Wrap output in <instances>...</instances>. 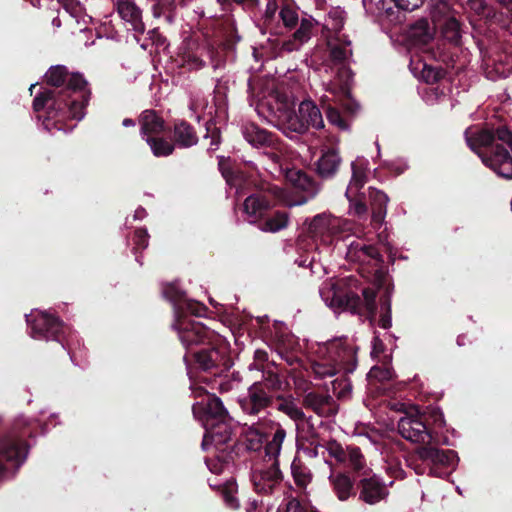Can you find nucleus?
<instances>
[{"label": "nucleus", "mask_w": 512, "mask_h": 512, "mask_svg": "<svg viewBox=\"0 0 512 512\" xmlns=\"http://www.w3.org/2000/svg\"><path fill=\"white\" fill-rule=\"evenodd\" d=\"M46 82L55 89H46L33 101V109L39 112L47 109L43 120L44 128L51 132L55 127L58 131L64 128L59 123L66 119L81 120L85 116V105L90 92L87 81L79 73H68L63 65L51 67L46 75Z\"/></svg>", "instance_id": "f257e3e1"}, {"label": "nucleus", "mask_w": 512, "mask_h": 512, "mask_svg": "<svg viewBox=\"0 0 512 512\" xmlns=\"http://www.w3.org/2000/svg\"><path fill=\"white\" fill-rule=\"evenodd\" d=\"M345 21V12L340 7L332 8L324 20V30L327 32V45L330 50L328 69L334 74L333 79L324 82V89L332 97L325 94L321 102L327 101L342 102L350 95V84L352 82V72L349 68L350 58L352 56L351 41L346 35L340 34Z\"/></svg>", "instance_id": "f03ea898"}, {"label": "nucleus", "mask_w": 512, "mask_h": 512, "mask_svg": "<svg viewBox=\"0 0 512 512\" xmlns=\"http://www.w3.org/2000/svg\"><path fill=\"white\" fill-rule=\"evenodd\" d=\"M465 139L484 165L497 175L512 179V133L507 128L500 127L493 133L470 127L465 131Z\"/></svg>", "instance_id": "7ed1b4c3"}, {"label": "nucleus", "mask_w": 512, "mask_h": 512, "mask_svg": "<svg viewBox=\"0 0 512 512\" xmlns=\"http://www.w3.org/2000/svg\"><path fill=\"white\" fill-rule=\"evenodd\" d=\"M354 283L355 280L351 278L326 280L319 288L320 297L326 306L336 313L348 311L361 315L366 312L369 317H374L376 292L371 288L363 289L362 300L352 289Z\"/></svg>", "instance_id": "20e7f679"}, {"label": "nucleus", "mask_w": 512, "mask_h": 512, "mask_svg": "<svg viewBox=\"0 0 512 512\" xmlns=\"http://www.w3.org/2000/svg\"><path fill=\"white\" fill-rule=\"evenodd\" d=\"M357 347L347 338H338L320 344L310 362L311 373L317 379L333 377L343 370L352 373L357 366Z\"/></svg>", "instance_id": "39448f33"}, {"label": "nucleus", "mask_w": 512, "mask_h": 512, "mask_svg": "<svg viewBox=\"0 0 512 512\" xmlns=\"http://www.w3.org/2000/svg\"><path fill=\"white\" fill-rule=\"evenodd\" d=\"M285 438L286 430L280 424H276L272 438L265 446L264 463L255 465L252 470L251 481L257 493L271 494L280 486L282 474L278 467V457Z\"/></svg>", "instance_id": "423d86ee"}, {"label": "nucleus", "mask_w": 512, "mask_h": 512, "mask_svg": "<svg viewBox=\"0 0 512 512\" xmlns=\"http://www.w3.org/2000/svg\"><path fill=\"white\" fill-rule=\"evenodd\" d=\"M275 114L278 125L284 133H304L309 128L321 129L324 121L319 108L312 100H304L299 104L298 112L293 109V103L285 95H277Z\"/></svg>", "instance_id": "0eeeda50"}, {"label": "nucleus", "mask_w": 512, "mask_h": 512, "mask_svg": "<svg viewBox=\"0 0 512 512\" xmlns=\"http://www.w3.org/2000/svg\"><path fill=\"white\" fill-rule=\"evenodd\" d=\"M308 231L316 243L328 247L336 240V246L339 247L343 237L354 231V222L335 217L330 213H321L312 218Z\"/></svg>", "instance_id": "6e6552de"}, {"label": "nucleus", "mask_w": 512, "mask_h": 512, "mask_svg": "<svg viewBox=\"0 0 512 512\" xmlns=\"http://www.w3.org/2000/svg\"><path fill=\"white\" fill-rule=\"evenodd\" d=\"M22 420H17L13 427L0 432V474L10 468H19L27 458L28 448L24 438L28 434L20 430Z\"/></svg>", "instance_id": "1a4fd4ad"}, {"label": "nucleus", "mask_w": 512, "mask_h": 512, "mask_svg": "<svg viewBox=\"0 0 512 512\" xmlns=\"http://www.w3.org/2000/svg\"><path fill=\"white\" fill-rule=\"evenodd\" d=\"M339 250H345V257L348 261L357 263L362 266V270L367 272H379L381 267V256L377 249L366 243V241L358 235V229L354 224V231L347 233L343 237V241L338 247Z\"/></svg>", "instance_id": "9d476101"}, {"label": "nucleus", "mask_w": 512, "mask_h": 512, "mask_svg": "<svg viewBox=\"0 0 512 512\" xmlns=\"http://www.w3.org/2000/svg\"><path fill=\"white\" fill-rule=\"evenodd\" d=\"M26 321L30 327L29 334L32 338L37 340H56L65 347L63 340L59 336L60 333H64L65 327L57 317L46 311L35 309L26 315Z\"/></svg>", "instance_id": "9b49d317"}, {"label": "nucleus", "mask_w": 512, "mask_h": 512, "mask_svg": "<svg viewBox=\"0 0 512 512\" xmlns=\"http://www.w3.org/2000/svg\"><path fill=\"white\" fill-rule=\"evenodd\" d=\"M189 312H178L175 315L173 328L177 331L182 345L188 350L194 345L210 343L215 337L212 331L207 329L202 323L189 319Z\"/></svg>", "instance_id": "f8f14e48"}, {"label": "nucleus", "mask_w": 512, "mask_h": 512, "mask_svg": "<svg viewBox=\"0 0 512 512\" xmlns=\"http://www.w3.org/2000/svg\"><path fill=\"white\" fill-rule=\"evenodd\" d=\"M352 177L345 192L350 203L349 211L353 215L361 216L367 212L366 204L359 193L367 181L368 161L358 157L351 163Z\"/></svg>", "instance_id": "ddd939ff"}, {"label": "nucleus", "mask_w": 512, "mask_h": 512, "mask_svg": "<svg viewBox=\"0 0 512 512\" xmlns=\"http://www.w3.org/2000/svg\"><path fill=\"white\" fill-rule=\"evenodd\" d=\"M218 50L208 41L202 44L194 42L186 43L184 51L179 56V65L189 71H198L206 65V59L214 68L218 67L217 60Z\"/></svg>", "instance_id": "4468645a"}, {"label": "nucleus", "mask_w": 512, "mask_h": 512, "mask_svg": "<svg viewBox=\"0 0 512 512\" xmlns=\"http://www.w3.org/2000/svg\"><path fill=\"white\" fill-rule=\"evenodd\" d=\"M398 432L404 439L416 444H426L432 439L423 416L416 409L405 412L398 420Z\"/></svg>", "instance_id": "2eb2a0df"}, {"label": "nucleus", "mask_w": 512, "mask_h": 512, "mask_svg": "<svg viewBox=\"0 0 512 512\" xmlns=\"http://www.w3.org/2000/svg\"><path fill=\"white\" fill-rule=\"evenodd\" d=\"M273 397L263 387L262 382H253L247 391V395L239 399L242 411L247 415H257L269 407Z\"/></svg>", "instance_id": "dca6fc26"}, {"label": "nucleus", "mask_w": 512, "mask_h": 512, "mask_svg": "<svg viewBox=\"0 0 512 512\" xmlns=\"http://www.w3.org/2000/svg\"><path fill=\"white\" fill-rule=\"evenodd\" d=\"M164 296L173 303L174 314L189 312L193 316L202 317L206 313V307L197 301L187 299L184 292L176 283L167 285L163 289Z\"/></svg>", "instance_id": "f3484780"}, {"label": "nucleus", "mask_w": 512, "mask_h": 512, "mask_svg": "<svg viewBox=\"0 0 512 512\" xmlns=\"http://www.w3.org/2000/svg\"><path fill=\"white\" fill-rule=\"evenodd\" d=\"M285 180L296 190L305 193L296 205L306 203L310 198H313L320 190L319 185L304 171L296 168H286L281 175Z\"/></svg>", "instance_id": "a211bd4d"}, {"label": "nucleus", "mask_w": 512, "mask_h": 512, "mask_svg": "<svg viewBox=\"0 0 512 512\" xmlns=\"http://www.w3.org/2000/svg\"><path fill=\"white\" fill-rule=\"evenodd\" d=\"M192 410L194 416L200 419L203 424L206 421L215 422L221 419H228V412L223 406L222 401L214 395H208L206 401H197L193 405Z\"/></svg>", "instance_id": "6ab92c4d"}, {"label": "nucleus", "mask_w": 512, "mask_h": 512, "mask_svg": "<svg viewBox=\"0 0 512 512\" xmlns=\"http://www.w3.org/2000/svg\"><path fill=\"white\" fill-rule=\"evenodd\" d=\"M203 427L205 429L202 440L203 450H208L211 446L219 449L231 438V428L228 419H221L215 422L206 421Z\"/></svg>", "instance_id": "aec40b11"}, {"label": "nucleus", "mask_w": 512, "mask_h": 512, "mask_svg": "<svg viewBox=\"0 0 512 512\" xmlns=\"http://www.w3.org/2000/svg\"><path fill=\"white\" fill-rule=\"evenodd\" d=\"M325 463L330 466L328 481L337 499L344 502L354 496L356 494L354 480L347 473L335 470L327 459Z\"/></svg>", "instance_id": "412c9836"}, {"label": "nucleus", "mask_w": 512, "mask_h": 512, "mask_svg": "<svg viewBox=\"0 0 512 512\" xmlns=\"http://www.w3.org/2000/svg\"><path fill=\"white\" fill-rule=\"evenodd\" d=\"M388 496V490L384 483L376 477L364 478L360 481L359 499L374 505Z\"/></svg>", "instance_id": "4be33fe9"}, {"label": "nucleus", "mask_w": 512, "mask_h": 512, "mask_svg": "<svg viewBox=\"0 0 512 512\" xmlns=\"http://www.w3.org/2000/svg\"><path fill=\"white\" fill-rule=\"evenodd\" d=\"M117 11L120 17L129 26L128 29L142 34L145 31V25L142 21V13L134 0H118Z\"/></svg>", "instance_id": "5701e85b"}, {"label": "nucleus", "mask_w": 512, "mask_h": 512, "mask_svg": "<svg viewBox=\"0 0 512 512\" xmlns=\"http://www.w3.org/2000/svg\"><path fill=\"white\" fill-rule=\"evenodd\" d=\"M226 352V346L219 345L217 347L202 349L194 353V358L199 367L204 370H210L220 365L228 367L229 364L226 359Z\"/></svg>", "instance_id": "b1692460"}, {"label": "nucleus", "mask_w": 512, "mask_h": 512, "mask_svg": "<svg viewBox=\"0 0 512 512\" xmlns=\"http://www.w3.org/2000/svg\"><path fill=\"white\" fill-rule=\"evenodd\" d=\"M417 454L421 460L428 461L433 465L454 467L458 462L457 454L453 450H442L424 446L417 450Z\"/></svg>", "instance_id": "393cba45"}, {"label": "nucleus", "mask_w": 512, "mask_h": 512, "mask_svg": "<svg viewBox=\"0 0 512 512\" xmlns=\"http://www.w3.org/2000/svg\"><path fill=\"white\" fill-rule=\"evenodd\" d=\"M341 162L342 159L336 149L329 148L323 150L316 162V173L322 179H331L339 170Z\"/></svg>", "instance_id": "a878e982"}, {"label": "nucleus", "mask_w": 512, "mask_h": 512, "mask_svg": "<svg viewBox=\"0 0 512 512\" xmlns=\"http://www.w3.org/2000/svg\"><path fill=\"white\" fill-rule=\"evenodd\" d=\"M270 208L269 200L260 194L247 197L243 204V211L249 223H255L262 218Z\"/></svg>", "instance_id": "bb28decb"}, {"label": "nucleus", "mask_w": 512, "mask_h": 512, "mask_svg": "<svg viewBox=\"0 0 512 512\" xmlns=\"http://www.w3.org/2000/svg\"><path fill=\"white\" fill-rule=\"evenodd\" d=\"M242 134L245 140L254 147H270L276 144L274 135L253 123L244 125Z\"/></svg>", "instance_id": "cd10ccee"}, {"label": "nucleus", "mask_w": 512, "mask_h": 512, "mask_svg": "<svg viewBox=\"0 0 512 512\" xmlns=\"http://www.w3.org/2000/svg\"><path fill=\"white\" fill-rule=\"evenodd\" d=\"M140 125V133L145 141L147 140V137L159 136L165 131L163 119L152 110H146L141 114Z\"/></svg>", "instance_id": "c85d7f7f"}, {"label": "nucleus", "mask_w": 512, "mask_h": 512, "mask_svg": "<svg viewBox=\"0 0 512 512\" xmlns=\"http://www.w3.org/2000/svg\"><path fill=\"white\" fill-rule=\"evenodd\" d=\"M304 405L322 417L330 416L334 412L333 400L327 395L308 393L304 398Z\"/></svg>", "instance_id": "c756f323"}, {"label": "nucleus", "mask_w": 512, "mask_h": 512, "mask_svg": "<svg viewBox=\"0 0 512 512\" xmlns=\"http://www.w3.org/2000/svg\"><path fill=\"white\" fill-rule=\"evenodd\" d=\"M369 198L372 207V222L381 225L386 217L388 196L377 189L369 188Z\"/></svg>", "instance_id": "7c9ffc66"}, {"label": "nucleus", "mask_w": 512, "mask_h": 512, "mask_svg": "<svg viewBox=\"0 0 512 512\" xmlns=\"http://www.w3.org/2000/svg\"><path fill=\"white\" fill-rule=\"evenodd\" d=\"M423 3L424 0H378L376 6L380 14L391 16L394 7L402 11H413Z\"/></svg>", "instance_id": "2f4dec72"}, {"label": "nucleus", "mask_w": 512, "mask_h": 512, "mask_svg": "<svg viewBox=\"0 0 512 512\" xmlns=\"http://www.w3.org/2000/svg\"><path fill=\"white\" fill-rule=\"evenodd\" d=\"M410 69L412 73L426 83H435L443 76V71L421 60L411 59Z\"/></svg>", "instance_id": "473e14b6"}, {"label": "nucleus", "mask_w": 512, "mask_h": 512, "mask_svg": "<svg viewBox=\"0 0 512 512\" xmlns=\"http://www.w3.org/2000/svg\"><path fill=\"white\" fill-rule=\"evenodd\" d=\"M297 447L309 458L324 457V444L318 443L314 434L308 437L299 432L297 436Z\"/></svg>", "instance_id": "72a5a7b5"}, {"label": "nucleus", "mask_w": 512, "mask_h": 512, "mask_svg": "<svg viewBox=\"0 0 512 512\" xmlns=\"http://www.w3.org/2000/svg\"><path fill=\"white\" fill-rule=\"evenodd\" d=\"M174 137L176 143L184 148L191 147L197 143V136L193 128L185 122L175 125Z\"/></svg>", "instance_id": "f704fd0d"}, {"label": "nucleus", "mask_w": 512, "mask_h": 512, "mask_svg": "<svg viewBox=\"0 0 512 512\" xmlns=\"http://www.w3.org/2000/svg\"><path fill=\"white\" fill-rule=\"evenodd\" d=\"M344 466L351 468L354 472L367 475L369 468L360 449L356 446L348 447L347 461Z\"/></svg>", "instance_id": "c9c22d12"}, {"label": "nucleus", "mask_w": 512, "mask_h": 512, "mask_svg": "<svg viewBox=\"0 0 512 512\" xmlns=\"http://www.w3.org/2000/svg\"><path fill=\"white\" fill-rule=\"evenodd\" d=\"M277 400L279 403L277 404V410L287 415L290 419H292L295 422H299L304 420V413L297 406L294 399L292 397H282L278 396Z\"/></svg>", "instance_id": "e433bc0d"}, {"label": "nucleus", "mask_w": 512, "mask_h": 512, "mask_svg": "<svg viewBox=\"0 0 512 512\" xmlns=\"http://www.w3.org/2000/svg\"><path fill=\"white\" fill-rule=\"evenodd\" d=\"M65 11L75 18L77 23L87 25L91 21V17L85 13L82 4L78 0H58Z\"/></svg>", "instance_id": "4c0bfd02"}, {"label": "nucleus", "mask_w": 512, "mask_h": 512, "mask_svg": "<svg viewBox=\"0 0 512 512\" xmlns=\"http://www.w3.org/2000/svg\"><path fill=\"white\" fill-rule=\"evenodd\" d=\"M264 435L254 426L247 427L243 432V443L248 450L257 451L262 447Z\"/></svg>", "instance_id": "58836bf2"}, {"label": "nucleus", "mask_w": 512, "mask_h": 512, "mask_svg": "<svg viewBox=\"0 0 512 512\" xmlns=\"http://www.w3.org/2000/svg\"><path fill=\"white\" fill-rule=\"evenodd\" d=\"M146 142L150 146L152 153L156 157L169 156L170 154H172L174 150L173 144L158 136L147 137Z\"/></svg>", "instance_id": "ea45409f"}, {"label": "nucleus", "mask_w": 512, "mask_h": 512, "mask_svg": "<svg viewBox=\"0 0 512 512\" xmlns=\"http://www.w3.org/2000/svg\"><path fill=\"white\" fill-rule=\"evenodd\" d=\"M288 225V215L284 212H277L273 216L267 218L260 226L265 232H278Z\"/></svg>", "instance_id": "a19ab883"}, {"label": "nucleus", "mask_w": 512, "mask_h": 512, "mask_svg": "<svg viewBox=\"0 0 512 512\" xmlns=\"http://www.w3.org/2000/svg\"><path fill=\"white\" fill-rule=\"evenodd\" d=\"M269 148L271 150L266 151L264 154L273 165L271 173L281 176L286 170L283 165L282 146L276 141V144L274 146H270Z\"/></svg>", "instance_id": "79ce46f5"}, {"label": "nucleus", "mask_w": 512, "mask_h": 512, "mask_svg": "<svg viewBox=\"0 0 512 512\" xmlns=\"http://www.w3.org/2000/svg\"><path fill=\"white\" fill-rule=\"evenodd\" d=\"M255 382H262L264 389L269 394L282 388V381L279 375L270 368L263 370V373L261 374V380H256Z\"/></svg>", "instance_id": "37998d69"}, {"label": "nucleus", "mask_w": 512, "mask_h": 512, "mask_svg": "<svg viewBox=\"0 0 512 512\" xmlns=\"http://www.w3.org/2000/svg\"><path fill=\"white\" fill-rule=\"evenodd\" d=\"M291 473L298 486L305 487L311 481L310 470L296 460L291 464Z\"/></svg>", "instance_id": "c03bdc74"}, {"label": "nucleus", "mask_w": 512, "mask_h": 512, "mask_svg": "<svg viewBox=\"0 0 512 512\" xmlns=\"http://www.w3.org/2000/svg\"><path fill=\"white\" fill-rule=\"evenodd\" d=\"M328 455L336 460L339 464H346L348 448L345 450L338 442L329 441L324 445V454Z\"/></svg>", "instance_id": "a18cd8bd"}, {"label": "nucleus", "mask_w": 512, "mask_h": 512, "mask_svg": "<svg viewBox=\"0 0 512 512\" xmlns=\"http://www.w3.org/2000/svg\"><path fill=\"white\" fill-rule=\"evenodd\" d=\"M328 455L336 460L339 464H346L348 448L345 450L338 442L329 441L324 445V454Z\"/></svg>", "instance_id": "49530a36"}, {"label": "nucleus", "mask_w": 512, "mask_h": 512, "mask_svg": "<svg viewBox=\"0 0 512 512\" xmlns=\"http://www.w3.org/2000/svg\"><path fill=\"white\" fill-rule=\"evenodd\" d=\"M442 33L447 40L457 43L461 37L459 21L454 17L448 18L442 26Z\"/></svg>", "instance_id": "de8ad7c7"}, {"label": "nucleus", "mask_w": 512, "mask_h": 512, "mask_svg": "<svg viewBox=\"0 0 512 512\" xmlns=\"http://www.w3.org/2000/svg\"><path fill=\"white\" fill-rule=\"evenodd\" d=\"M333 393L340 399L347 398L351 391L352 385L348 378L342 377L332 381Z\"/></svg>", "instance_id": "09e8293b"}, {"label": "nucleus", "mask_w": 512, "mask_h": 512, "mask_svg": "<svg viewBox=\"0 0 512 512\" xmlns=\"http://www.w3.org/2000/svg\"><path fill=\"white\" fill-rule=\"evenodd\" d=\"M154 17H160L166 12L172 11L176 0H149Z\"/></svg>", "instance_id": "8fccbe9b"}, {"label": "nucleus", "mask_w": 512, "mask_h": 512, "mask_svg": "<svg viewBox=\"0 0 512 512\" xmlns=\"http://www.w3.org/2000/svg\"><path fill=\"white\" fill-rule=\"evenodd\" d=\"M392 325L391 317V302L389 295L387 294L386 299L381 303L379 326L383 329H388Z\"/></svg>", "instance_id": "3c124183"}, {"label": "nucleus", "mask_w": 512, "mask_h": 512, "mask_svg": "<svg viewBox=\"0 0 512 512\" xmlns=\"http://www.w3.org/2000/svg\"><path fill=\"white\" fill-rule=\"evenodd\" d=\"M326 114H327V119H328L329 123L338 127L341 130L348 129V127H349L348 123L343 119L340 112L336 108L328 105Z\"/></svg>", "instance_id": "603ef678"}, {"label": "nucleus", "mask_w": 512, "mask_h": 512, "mask_svg": "<svg viewBox=\"0 0 512 512\" xmlns=\"http://www.w3.org/2000/svg\"><path fill=\"white\" fill-rule=\"evenodd\" d=\"M312 21L308 19H303L300 23V27L293 34V36L300 41V43H306L311 37L312 31Z\"/></svg>", "instance_id": "864d4df0"}, {"label": "nucleus", "mask_w": 512, "mask_h": 512, "mask_svg": "<svg viewBox=\"0 0 512 512\" xmlns=\"http://www.w3.org/2000/svg\"><path fill=\"white\" fill-rule=\"evenodd\" d=\"M277 512H317L311 508L302 505L297 499H290L281 505Z\"/></svg>", "instance_id": "5fc2aeb1"}, {"label": "nucleus", "mask_w": 512, "mask_h": 512, "mask_svg": "<svg viewBox=\"0 0 512 512\" xmlns=\"http://www.w3.org/2000/svg\"><path fill=\"white\" fill-rule=\"evenodd\" d=\"M369 379L387 381L393 378V370L390 367H372L368 373Z\"/></svg>", "instance_id": "6e6d98bb"}, {"label": "nucleus", "mask_w": 512, "mask_h": 512, "mask_svg": "<svg viewBox=\"0 0 512 512\" xmlns=\"http://www.w3.org/2000/svg\"><path fill=\"white\" fill-rule=\"evenodd\" d=\"M279 15L286 27H293L298 21L297 12L289 6L283 7Z\"/></svg>", "instance_id": "4d7b16f0"}, {"label": "nucleus", "mask_w": 512, "mask_h": 512, "mask_svg": "<svg viewBox=\"0 0 512 512\" xmlns=\"http://www.w3.org/2000/svg\"><path fill=\"white\" fill-rule=\"evenodd\" d=\"M149 235L147 230L138 229L134 235V252L137 253L139 249H145L148 246Z\"/></svg>", "instance_id": "13d9d810"}, {"label": "nucleus", "mask_w": 512, "mask_h": 512, "mask_svg": "<svg viewBox=\"0 0 512 512\" xmlns=\"http://www.w3.org/2000/svg\"><path fill=\"white\" fill-rule=\"evenodd\" d=\"M241 382V378L239 374H232L231 379H221L219 382V390L221 392H229L233 389H236Z\"/></svg>", "instance_id": "bf43d9fd"}, {"label": "nucleus", "mask_w": 512, "mask_h": 512, "mask_svg": "<svg viewBox=\"0 0 512 512\" xmlns=\"http://www.w3.org/2000/svg\"><path fill=\"white\" fill-rule=\"evenodd\" d=\"M223 500L227 507L231 509H237L239 507L238 499L235 497L233 492V486L226 487L223 492Z\"/></svg>", "instance_id": "052dcab7"}, {"label": "nucleus", "mask_w": 512, "mask_h": 512, "mask_svg": "<svg viewBox=\"0 0 512 512\" xmlns=\"http://www.w3.org/2000/svg\"><path fill=\"white\" fill-rule=\"evenodd\" d=\"M219 166L227 184L231 187H237L238 176H236L232 170L225 168L223 162L220 161Z\"/></svg>", "instance_id": "680f3d73"}, {"label": "nucleus", "mask_w": 512, "mask_h": 512, "mask_svg": "<svg viewBox=\"0 0 512 512\" xmlns=\"http://www.w3.org/2000/svg\"><path fill=\"white\" fill-rule=\"evenodd\" d=\"M302 45L303 44L293 36L282 43L281 50L285 52H293L299 50Z\"/></svg>", "instance_id": "e2e57ef3"}, {"label": "nucleus", "mask_w": 512, "mask_h": 512, "mask_svg": "<svg viewBox=\"0 0 512 512\" xmlns=\"http://www.w3.org/2000/svg\"><path fill=\"white\" fill-rule=\"evenodd\" d=\"M467 7L474 11L476 14H481L485 10V1L484 0H468Z\"/></svg>", "instance_id": "0e129e2a"}, {"label": "nucleus", "mask_w": 512, "mask_h": 512, "mask_svg": "<svg viewBox=\"0 0 512 512\" xmlns=\"http://www.w3.org/2000/svg\"><path fill=\"white\" fill-rule=\"evenodd\" d=\"M253 359L259 363V365L266 366L268 368V354L265 350L257 349L254 352Z\"/></svg>", "instance_id": "69168bd1"}, {"label": "nucleus", "mask_w": 512, "mask_h": 512, "mask_svg": "<svg viewBox=\"0 0 512 512\" xmlns=\"http://www.w3.org/2000/svg\"><path fill=\"white\" fill-rule=\"evenodd\" d=\"M191 391L195 398H203L202 400L204 401L207 400V396L209 395L202 386L196 384L191 385Z\"/></svg>", "instance_id": "338daca9"}, {"label": "nucleus", "mask_w": 512, "mask_h": 512, "mask_svg": "<svg viewBox=\"0 0 512 512\" xmlns=\"http://www.w3.org/2000/svg\"><path fill=\"white\" fill-rule=\"evenodd\" d=\"M495 69L499 77H506L511 71L512 65L510 63H506L503 66L495 64Z\"/></svg>", "instance_id": "774afa93"}]
</instances>
